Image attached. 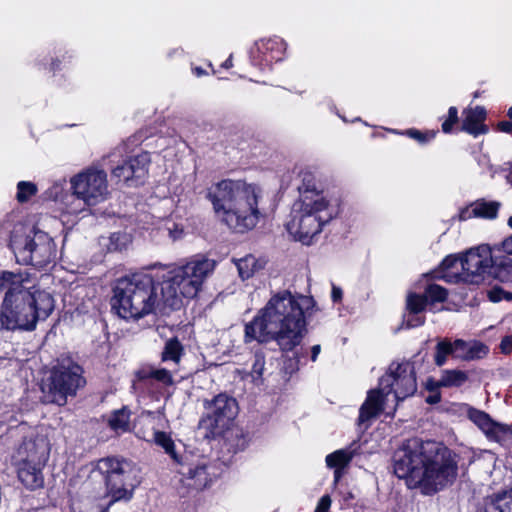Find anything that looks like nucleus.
Listing matches in <instances>:
<instances>
[{
  "mask_svg": "<svg viewBox=\"0 0 512 512\" xmlns=\"http://www.w3.org/2000/svg\"><path fill=\"white\" fill-rule=\"evenodd\" d=\"M314 306L312 297L293 295L289 291L274 294L252 321L245 325L246 341H275L282 353L294 352L304 339L307 329L305 313Z\"/></svg>",
  "mask_w": 512,
  "mask_h": 512,
  "instance_id": "obj_1",
  "label": "nucleus"
},
{
  "mask_svg": "<svg viewBox=\"0 0 512 512\" xmlns=\"http://www.w3.org/2000/svg\"><path fill=\"white\" fill-rule=\"evenodd\" d=\"M393 469L409 489L433 495L453 484L458 474V462L448 448L412 438L394 452Z\"/></svg>",
  "mask_w": 512,
  "mask_h": 512,
  "instance_id": "obj_2",
  "label": "nucleus"
},
{
  "mask_svg": "<svg viewBox=\"0 0 512 512\" xmlns=\"http://www.w3.org/2000/svg\"><path fill=\"white\" fill-rule=\"evenodd\" d=\"M262 190L241 180H222L208 189L207 198L221 222L236 232L253 229L262 213Z\"/></svg>",
  "mask_w": 512,
  "mask_h": 512,
  "instance_id": "obj_3",
  "label": "nucleus"
},
{
  "mask_svg": "<svg viewBox=\"0 0 512 512\" xmlns=\"http://www.w3.org/2000/svg\"><path fill=\"white\" fill-rule=\"evenodd\" d=\"M21 281L8 284L1 308V324L7 330L32 331L40 320H45L54 310L52 295L37 288L27 272H18Z\"/></svg>",
  "mask_w": 512,
  "mask_h": 512,
  "instance_id": "obj_4",
  "label": "nucleus"
},
{
  "mask_svg": "<svg viewBox=\"0 0 512 512\" xmlns=\"http://www.w3.org/2000/svg\"><path fill=\"white\" fill-rule=\"evenodd\" d=\"M112 308L124 319L170 312L159 286H155L152 276L145 273H135L117 280L113 288Z\"/></svg>",
  "mask_w": 512,
  "mask_h": 512,
  "instance_id": "obj_5",
  "label": "nucleus"
},
{
  "mask_svg": "<svg viewBox=\"0 0 512 512\" xmlns=\"http://www.w3.org/2000/svg\"><path fill=\"white\" fill-rule=\"evenodd\" d=\"M215 267L216 262L213 259L195 256L184 265L167 271L159 283V289L169 310L179 309L183 304V298L196 297Z\"/></svg>",
  "mask_w": 512,
  "mask_h": 512,
  "instance_id": "obj_6",
  "label": "nucleus"
},
{
  "mask_svg": "<svg viewBox=\"0 0 512 512\" xmlns=\"http://www.w3.org/2000/svg\"><path fill=\"white\" fill-rule=\"evenodd\" d=\"M416 390L417 382L413 364L409 361L391 363L388 372L380 378L379 387L368 392L359 410V422L369 421L384 411L390 394H393L392 402L397 404L412 396Z\"/></svg>",
  "mask_w": 512,
  "mask_h": 512,
  "instance_id": "obj_7",
  "label": "nucleus"
},
{
  "mask_svg": "<svg viewBox=\"0 0 512 512\" xmlns=\"http://www.w3.org/2000/svg\"><path fill=\"white\" fill-rule=\"evenodd\" d=\"M336 215V209L320 194H306L294 203L287 230L297 240L309 244L322 227Z\"/></svg>",
  "mask_w": 512,
  "mask_h": 512,
  "instance_id": "obj_8",
  "label": "nucleus"
},
{
  "mask_svg": "<svg viewBox=\"0 0 512 512\" xmlns=\"http://www.w3.org/2000/svg\"><path fill=\"white\" fill-rule=\"evenodd\" d=\"M86 384L82 367L70 358L59 359L42 380L44 403L64 406L69 397L76 396Z\"/></svg>",
  "mask_w": 512,
  "mask_h": 512,
  "instance_id": "obj_9",
  "label": "nucleus"
},
{
  "mask_svg": "<svg viewBox=\"0 0 512 512\" xmlns=\"http://www.w3.org/2000/svg\"><path fill=\"white\" fill-rule=\"evenodd\" d=\"M493 247L480 245L472 248L458 258L453 255L447 256L440 265L437 278L448 283L474 282V277L491 276Z\"/></svg>",
  "mask_w": 512,
  "mask_h": 512,
  "instance_id": "obj_10",
  "label": "nucleus"
},
{
  "mask_svg": "<svg viewBox=\"0 0 512 512\" xmlns=\"http://www.w3.org/2000/svg\"><path fill=\"white\" fill-rule=\"evenodd\" d=\"M50 454V444L46 436L32 431L16 449L13 461L18 466V478L29 489L43 485L42 468Z\"/></svg>",
  "mask_w": 512,
  "mask_h": 512,
  "instance_id": "obj_11",
  "label": "nucleus"
},
{
  "mask_svg": "<svg viewBox=\"0 0 512 512\" xmlns=\"http://www.w3.org/2000/svg\"><path fill=\"white\" fill-rule=\"evenodd\" d=\"M10 247L18 262L45 266L55 257V244L52 238L34 227L16 225L11 233Z\"/></svg>",
  "mask_w": 512,
  "mask_h": 512,
  "instance_id": "obj_12",
  "label": "nucleus"
},
{
  "mask_svg": "<svg viewBox=\"0 0 512 512\" xmlns=\"http://www.w3.org/2000/svg\"><path fill=\"white\" fill-rule=\"evenodd\" d=\"M97 471L105 479V496L110 497L108 506L132 499L140 483L138 469L132 462L114 457L103 458L98 461Z\"/></svg>",
  "mask_w": 512,
  "mask_h": 512,
  "instance_id": "obj_13",
  "label": "nucleus"
},
{
  "mask_svg": "<svg viewBox=\"0 0 512 512\" xmlns=\"http://www.w3.org/2000/svg\"><path fill=\"white\" fill-rule=\"evenodd\" d=\"M73 194L87 206H95L108 198L107 173L96 167H90L78 173L70 180Z\"/></svg>",
  "mask_w": 512,
  "mask_h": 512,
  "instance_id": "obj_14",
  "label": "nucleus"
},
{
  "mask_svg": "<svg viewBox=\"0 0 512 512\" xmlns=\"http://www.w3.org/2000/svg\"><path fill=\"white\" fill-rule=\"evenodd\" d=\"M205 408L206 414L200 425L213 434L229 427L238 413L236 400L226 394H219L211 401H206Z\"/></svg>",
  "mask_w": 512,
  "mask_h": 512,
  "instance_id": "obj_15",
  "label": "nucleus"
},
{
  "mask_svg": "<svg viewBox=\"0 0 512 512\" xmlns=\"http://www.w3.org/2000/svg\"><path fill=\"white\" fill-rule=\"evenodd\" d=\"M178 473L182 475L187 487L202 490L209 486L218 476V469L205 458H196L191 453L183 454L178 464Z\"/></svg>",
  "mask_w": 512,
  "mask_h": 512,
  "instance_id": "obj_16",
  "label": "nucleus"
},
{
  "mask_svg": "<svg viewBox=\"0 0 512 512\" xmlns=\"http://www.w3.org/2000/svg\"><path fill=\"white\" fill-rule=\"evenodd\" d=\"M150 162V154L142 152L114 166L111 177L117 182H125L129 186L138 185L146 177Z\"/></svg>",
  "mask_w": 512,
  "mask_h": 512,
  "instance_id": "obj_17",
  "label": "nucleus"
},
{
  "mask_svg": "<svg viewBox=\"0 0 512 512\" xmlns=\"http://www.w3.org/2000/svg\"><path fill=\"white\" fill-rule=\"evenodd\" d=\"M467 417L490 441L503 444L512 437V425L494 421L488 413L482 410L469 406L467 408Z\"/></svg>",
  "mask_w": 512,
  "mask_h": 512,
  "instance_id": "obj_18",
  "label": "nucleus"
},
{
  "mask_svg": "<svg viewBox=\"0 0 512 512\" xmlns=\"http://www.w3.org/2000/svg\"><path fill=\"white\" fill-rule=\"evenodd\" d=\"M491 276L503 283H512V240L506 238L493 246Z\"/></svg>",
  "mask_w": 512,
  "mask_h": 512,
  "instance_id": "obj_19",
  "label": "nucleus"
},
{
  "mask_svg": "<svg viewBox=\"0 0 512 512\" xmlns=\"http://www.w3.org/2000/svg\"><path fill=\"white\" fill-rule=\"evenodd\" d=\"M463 114V131L475 137L488 132V127L484 124L486 111L483 107L476 106L474 108H467L463 111Z\"/></svg>",
  "mask_w": 512,
  "mask_h": 512,
  "instance_id": "obj_20",
  "label": "nucleus"
},
{
  "mask_svg": "<svg viewBox=\"0 0 512 512\" xmlns=\"http://www.w3.org/2000/svg\"><path fill=\"white\" fill-rule=\"evenodd\" d=\"M499 207L500 203L497 201L479 199L471 204L470 207L463 209L459 217L461 220H468L472 217L493 219L497 216Z\"/></svg>",
  "mask_w": 512,
  "mask_h": 512,
  "instance_id": "obj_21",
  "label": "nucleus"
},
{
  "mask_svg": "<svg viewBox=\"0 0 512 512\" xmlns=\"http://www.w3.org/2000/svg\"><path fill=\"white\" fill-rule=\"evenodd\" d=\"M455 358L465 361L481 359L489 352V348L481 342L455 341Z\"/></svg>",
  "mask_w": 512,
  "mask_h": 512,
  "instance_id": "obj_22",
  "label": "nucleus"
},
{
  "mask_svg": "<svg viewBox=\"0 0 512 512\" xmlns=\"http://www.w3.org/2000/svg\"><path fill=\"white\" fill-rule=\"evenodd\" d=\"M131 242L132 236L126 231L113 232L108 237L102 236L99 239L100 246L105 248L108 252L125 250Z\"/></svg>",
  "mask_w": 512,
  "mask_h": 512,
  "instance_id": "obj_23",
  "label": "nucleus"
},
{
  "mask_svg": "<svg viewBox=\"0 0 512 512\" xmlns=\"http://www.w3.org/2000/svg\"><path fill=\"white\" fill-rule=\"evenodd\" d=\"M512 511V488L502 490L490 496L485 503L484 512Z\"/></svg>",
  "mask_w": 512,
  "mask_h": 512,
  "instance_id": "obj_24",
  "label": "nucleus"
},
{
  "mask_svg": "<svg viewBox=\"0 0 512 512\" xmlns=\"http://www.w3.org/2000/svg\"><path fill=\"white\" fill-rule=\"evenodd\" d=\"M239 276L245 280L251 278L257 271L263 268L262 264L253 255H246L235 260Z\"/></svg>",
  "mask_w": 512,
  "mask_h": 512,
  "instance_id": "obj_25",
  "label": "nucleus"
},
{
  "mask_svg": "<svg viewBox=\"0 0 512 512\" xmlns=\"http://www.w3.org/2000/svg\"><path fill=\"white\" fill-rule=\"evenodd\" d=\"M355 455L351 448L339 449L326 456V464L329 468H345Z\"/></svg>",
  "mask_w": 512,
  "mask_h": 512,
  "instance_id": "obj_26",
  "label": "nucleus"
},
{
  "mask_svg": "<svg viewBox=\"0 0 512 512\" xmlns=\"http://www.w3.org/2000/svg\"><path fill=\"white\" fill-rule=\"evenodd\" d=\"M154 441L157 445L161 446L167 454L170 455L175 463L179 464L182 461L183 455L178 454L173 440L167 433L156 431L154 433Z\"/></svg>",
  "mask_w": 512,
  "mask_h": 512,
  "instance_id": "obj_27",
  "label": "nucleus"
},
{
  "mask_svg": "<svg viewBox=\"0 0 512 512\" xmlns=\"http://www.w3.org/2000/svg\"><path fill=\"white\" fill-rule=\"evenodd\" d=\"M468 379L465 372L460 370H444L438 381L441 387H460Z\"/></svg>",
  "mask_w": 512,
  "mask_h": 512,
  "instance_id": "obj_28",
  "label": "nucleus"
},
{
  "mask_svg": "<svg viewBox=\"0 0 512 512\" xmlns=\"http://www.w3.org/2000/svg\"><path fill=\"white\" fill-rule=\"evenodd\" d=\"M183 354V346L176 338H171L165 343L162 352V360L164 362L171 361L177 364Z\"/></svg>",
  "mask_w": 512,
  "mask_h": 512,
  "instance_id": "obj_29",
  "label": "nucleus"
},
{
  "mask_svg": "<svg viewBox=\"0 0 512 512\" xmlns=\"http://www.w3.org/2000/svg\"><path fill=\"white\" fill-rule=\"evenodd\" d=\"M137 377L139 380L155 379L165 385L172 383V376L166 369H142L138 371Z\"/></svg>",
  "mask_w": 512,
  "mask_h": 512,
  "instance_id": "obj_30",
  "label": "nucleus"
},
{
  "mask_svg": "<svg viewBox=\"0 0 512 512\" xmlns=\"http://www.w3.org/2000/svg\"><path fill=\"white\" fill-rule=\"evenodd\" d=\"M130 411L122 408L113 412L109 418V426L115 431H127L129 428Z\"/></svg>",
  "mask_w": 512,
  "mask_h": 512,
  "instance_id": "obj_31",
  "label": "nucleus"
},
{
  "mask_svg": "<svg viewBox=\"0 0 512 512\" xmlns=\"http://www.w3.org/2000/svg\"><path fill=\"white\" fill-rule=\"evenodd\" d=\"M257 49L265 52L283 53L286 50V43L279 37L261 39L256 42Z\"/></svg>",
  "mask_w": 512,
  "mask_h": 512,
  "instance_id": "obj_32",
  "label": "nucleus"
},
{
  "mask_svg": "<svg viewBox=\"0 0 512 512\" xmlns=\"http://www.w3.org/2000/svg\"><path fill=\"white\" fill-rule=\"evenodd\" d=\"M427 303L428 301L424 294L409 293L407 295L406 307L410 314H421L425 310Z\"/></svg>",
  "mask_w": 512,
  "mask_h": 512,
  "instance_id": "obj_33",
  "label": "nucleus"
},
{
  "mask_svg": "<svg viewBox=\"0 0 512 512\" xmlns=\"http://www.w3.org/2000/svg\"><path fill=\"white\" fill-rule=\"evenodd\" d=\"M38 191L37 185L30 181H20L17 184L16 199L19 203H25Z\"/></svg>",
  "mask_w": 512,
  "mask_h": 512,
  "instance_id": "obj_34",
  "label": "nucleus"
},
{
  "mask_svg": "<svg viewBox=\"0 0 512 512\" xmlns=\"http://www.w3.org/2000/svg\"><path fill=\"white\" fill-rule=\"evenodd\" d=\"M455 342L441 341L436 346L435 363L437 366H443L448 355L455 358Z\"/></svg>",
  "mask_w": 512,
  "mask_h": 512,
  "instance_id": "obj_35",
  "label": "nucleus"
},
{
  "mask_svg": "<svg viewBox=\"0 0 512 512\" xmlns=\"http://www.w3.org/2000/svg\"><path fill=\"white\" fill-rule=\"evenodd\" d=\"M424 295L427 298V301L430 302H443L447 298V290L437 284H430L426 287Z\"/></svg>",
  "mask_w": 512,
  "mask_h": 512,
  "instance_id": "obj_36",
  "label": "nucleus"
},
{
  "mask_svg": "<svg viewBox=\"0 0 512 512\" xmlns=\"http://www.w3.org/2000/svg\"><path fill=\"white\" fill-rule=\"evenodd\" d=\"M265 369V356L261 351H256L254 354V361L252 364L251 375L252 378L256 380H260L263 376V372Z\"/></svg>",
  "mask_w": 512,
  "mask_h": 512,
  "instance_id": "obj_37",
  "label": "nucleus"
},
{
  "mask_svg": "<svg viewBox=\"0 0 512 512\" xmlns=\"http://www.w3.org/2000/svg\"><path fill=\"white\" fill-rule=\"evenodd\" d=\"M488 299L491 302L498 303L503 300L507 302L512 301V292L506 291L499 286L492 287L487 293Z\"/></svg>",
  "mask_w": 512,
  "mask_h": 512,
  "instance_id": "obj_38",
  "label": "nucleus"
},
{
  "mask_svg": "<svg viewBox=\"0 0 512 512\" xmlns=\"http://www.w3.org/2000/svg\"><path fill=\"white\" fill-rule=\"evenodd\" d=\"M406 135H408L410 138L418 141L421 144H425L435 137L436 132L430 131L427 133H423L417 129L412 128L406 131Z\"/></svg>",
  "mask_w": 512,
  "mask_h": 512,
  "instance_id": "obj_39",
  "label": "nucleus"
},
{
  "mask_svg": "<svg viewBox=\"0 0 512 512\" xmlns=\"http://www.w3.org/2000/svg\"><path fill=\"white\" fill-rule=\"evenodd\" d=\"M65 181H58L53 183L46 191L45 196L47 199L57 201L64 192Z\"/></svg>",
  "mask_w": 512,
  "mask_h": 512,
  "instance_id": "obj_40",
  "label": "nucleus"
},
{
  "mask_svg": "<svg viewBox=\"0 0 512 512\" xmlns=\"http://www.w3.org/2000/svg\"><path fill=\"white\" fill-rule=\"evenodd\" d=\"M458 122V110L456 107L452 106L448 110V117L442 123V130L444 133H450L452 127Z\"/></svg>",
  "mask_w": 512,
  "mask_h": 512,
  "instance_id": "obj_41",
  "label": "nucleus"
},
{
  "mask_svg": "<svg viewBox=\"0 0 512 512\" xmlns=\"http://www.w3.org/2000/svg\"><path fill=\"white\" fill-rule=\"evenodd\" d=\"M19 281H21V275L10 271L0 272V289L6 288L8 284H17Z\"/></svg>",
  "mask_w": 512,
  "mask_h": 512,
  "instance_id": "obj_42",
  "label": "nucleus"
},
{
  "mask_svg": "<svg viewBox=\"0 0 512 512\" xmlns=\"http://www.w3.org/2000/svg\"><path fill=\"white\" fill-rule=\"evenodd\" d=\"M425 322L424 316L420 314H410L408 312V315L405 318V324L407 328H415L423 325Z\"/></svg>",
  "mask_w": 512,
  "mask_h": 512,
  "instance_id": "obj_43",
  "label": "nucleus"
},
{
  "mask_svg": "<svg viewBox=\"0 0 512 512\" xmlns=\"http://www.w3.org/2000/svg\"><path fill=\"white\" fill-rule=\"evenodd\" d=\"M169 236L172 240H178L183 235V228L175 223H168L166 227Z\"/></svg>",
  "mask_w": 512,
  "mask_h": 512,
  "instance_id": "obj_44",
  "label": "nucleus"
},
{
  "mask_svg": "<svg viewBox=\"0 0 512 512\" xmlns=\"http://www.w3.org/2000/svg\"><path fill=\"white\" fill-rule=\"evenodd\" d=\"M331 505V499L328 495H324L320 498L315 512H328Z\"/></svg>",
  "mask_w": 512,
  "mask_h": 512,
  "instance_id": "obj_45",
  "label": "nucleus"
},
{
  "mask_svg": "<svg viewBox=\"0 0 512 512\" xmlns=\"http://www.w3.org/2000/svg\"><path fill=\"white\" fill-rule=\"evenodd\" d=\"M500 348L503 353H510V351L512 350V336L504 337L501 341Z\"/></svg>",
  "mask_w": 512,
  "mask_h": 512,
  "instance_id": "obj_46",
  "label": "nucleus"
},
{
  "mask_svg": "<svg viewBox=\"0 0 512 512\" xmlns=\"http://www.w3.org/2000/svg\"><path fill=\"white\" fill-rule=\"evenodd\" d=\"M110 507L111 506H108V504L106 506H104L102 504H98V505L91 506L90 508L85 506V509L81 510L80 512H109Z\"/></svg>",
  "mask_w": 512,
  "mask_h": 512,
  "instance_id": "obj_47",
  "label": "nucleus"
},
{
  "mask_svg": "<svg viewBox=\"0 0 512 512\" xmlns=\"http://www.w3.org/2000/svg\"><path fill=\"white\" fill-rule=\"evenodd\" d=\"M342 295H343L342 289L333 285L332 292H331V297H332L333 302L340 301L342 299Z\"/></svg>",
  "mask_w": 512,
  "mask_h": 512,
  "instance_id": "obj_48",
  "label": "nucleus"
},
{
  "mask_svg": "<svg viewBox=\"0 0 512 512\" xmlns=\"http://www.w3.org/2000/svg\"><path fill=\"white\" fill-rule=\"evenodd\" d=\"M498 128L502 132L511 133L512 132V122L502 121L498 124Z\"/></svg>",
  "mask_w": 512,
  "mask_h": 512,
  "instance_id": "obj_49",
  "label": "nucleus"
},
{
  "mask_svg": "<svg viewBox=\"0 0 512 512\" xmlns=\"http://www.w3.org/2000/svg\"><path fill=\"white\" fill-rule=\"evenodd\" d=\"M321 352V346L319 344L312 346L311 348V360L315 362L317 360L318 355Z\"/></svg>",
  "mask_w": 512,
  "mask_h": 512,
  "instance_id": "obj_50",
  "label": "nucleus"
},
{
  "mask_svg": "<svg viewBox=\"0 0 512 512\" xmlns=\"http://www.w3.org/2000/svg\"><path fill=\"white\" fill-rule=\"evenodd\" d=\"M440 401V396L438 394L431 395L427 398V402L430 404H436Z\"/></svg>",
  "mask_w": 512,
  "mask_h": 512,
  "instance_id": "obj_51",
  "label": "nucleus"
},
{
  "mask_svg": "<svg viewBox=\"0 0 512 512\" xmlns=\"http://www.w3.org/2000/svg\"><path fill=\"white\" fill-rule=\"evenodd\" d=\"M342 469L334 468V480L337 482L342 476Z\"/></svg>",
  "mask_w": 512,
  "mask_h": 512,
  "instance_id": "obj_52",
  "label": "nucleus"
},
{
  "mask_svg": "<svg viewBox=\"0 0 512 512\" xmlns=\"http://www.w3.org/2000/svg\"><path fill=\"white\" fill-rule=\"evenodd\" d=\"M193 71H194V73H195L198 77H200V76H202V75H204V74L206 73V72H205L201 67H195V68L193 69Z\"/></svg>",
  "mask_w": 512,
  "mask_h": 512,
  "instance_id": "obj_53",
  "label": "nucleus"
},
{
  "mask_svg": "<svg viewBox=\"0 0 512 512\" xmlns=\"http://www.w3.org/2000/svg\"><path fill=\"white\" fill-rule=\"evenodd\" d=\"M224 68L228 69L232 67V56H230L222 65Z\"/></svg>",
  "mask_w": 512,
  "mask_h": 512,
  "instance_id": "obj_54",
  "label": "nucleus"
},
{
  "mask_svg": "<svg viewBox=\"0 0 512 512\" xmlns=\"http://www.w3.org/2000/svg\"><path fill=\"white\" fill-rule=\"evenodd\" d=\"M508 180L512 183V166H511V170L507 176Z\"/></svg>",
  "mask_w": 512,
  "mask_h": 512,
  "instance_id": "obj_55",
  "label": "nucleus"
},
{
  "mask_svg": "<svg viewBox=\"0 0 512 512\" xmlns=\"http://www.w3.org/2000/svg\"><path fill=\"white\" fill-rule=\"evenodd\" d=\"M508 116L510 119H512V106L508 110Z\"/></svg>",
  "mask_w": 512,
  "mask_h": 512,
  "instance_id": "obj_56",
  "label": "nucleus"
},
{
  "mask_svg": "<svg viewBox=\"0 0 512 512\" xmlns=\"http://www.w3.org/2000/svg\"><path fill=\"white\" fill-rule=\"evenodd\" d=\"M19 428H20L21 431H24L26 429V426L25 425H20Z\"/></svg>",
  "mask_w": 512,
  "mask_h": 512,
  "instance_id": "obj_57",
  "label": "nucleus"
},
{
  "mask_svg": "<svg viewBox=\"0 0 512 512\" xmlns=\"http://www.w3.org/2000/svg\"><path fill=\"white\" fill-rule=\"evenodd\" d=\"M508 224H509V226H512V216L509 218Z\"/></svg>",
  "mask_w": 512,
  "mask_h": 512,
  "instance_id": "obj_58",
  "label": "nucleus"
},
{
  "mask_svg": "<svg viewBox=\"0 0 512 512\" xmlns=\"http://www.w3.org/2000/svg\"><path fill=\"white\" fill-rule=\"evenodd\" d=\"M116 155V152H113L109 157H114Z\"/></svg>",
  "mask_w": 512,
  "mask_h": 512,
  "instance_id": "obj_59",
  "label": "nucleus"
},
{
  "mask_svg": "<svg viewBox=\"0 0 512 512\" xmlns=\"http://www.w3.org/2000/svg\"><path fill=\"white\" fill-rule=\"evenodd\" d=\"M512 228V226H510ZM510 239L512 240V236L510 237Z\"/></svg>",
  "mask_w": 512,
  "mask_h": 512,
  "instance_id": "obj_60",
  "label": "nucleus"
}]
</instances>
